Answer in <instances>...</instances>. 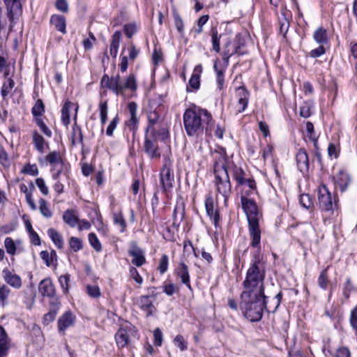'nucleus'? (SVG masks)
Listing matches in <instances>:
<instances>
[{
  "label": "nucleus",
  "mask_w": 357,
  "mask_h": 357,
  "mask_svg": "<svg viewBox=\"0 0 357 357\" xmlns=\"http://www.w3.org/2000/svg\"><path fill=\"white\" fill-rule=\"evenodd\" d=\"M253 193L251 191L245 190L241 195V200L248 221L250 245L253 248H259L261 241V230L259 225V214L255 202L248 198Z\"/></svg>",
  "instance_id": "nucleus-1"
},
{
  "label": "nucleus",
  "mask_w": 357,
  "mask_h": 357,
  "mask_svg": "<svg viewBox=\"0 0 357 357\" xmlns=\"http://www.w3.org/2000/svg\"><path fill=\"white\" fill-rule=\"evenodd\" d=\"M204 123L207 126L206 131L213 124L212 116L206 109L193 106L187 109L184 112L183 124L188 136L202 133Z\"/></svg>",
  "instance_id": "nucleus-2"
},
{
  "label": "nucleus",
  "mask_w": 357,
  "mask_h": 357,
  "mask_svg": "<svg viewBox=\"0 0 357 357\" xmlns=\"http://www.w3.org/2000/svg\"><path fill=\"white\" fill-rule=\"evenodd\" d=\"M260 246L258 248L259 249ZM265 271L261 263L259 250H257L248 268L245 280L243 282L245 290L243 292L250 294H264V280Z\"/></svg>",
  "instance_id": "nucleus-3"
},
{
  "label": "nucleus",
  "mask_w": 357,
  "mask_h": 357,
  "mask_svg": "<svg viewBox=\"0 0 357 357\" xmlns=\"http://www.w3.org/2000/svg\"><path fill=\"white\" fill-rule=\"evenodd\" d=\"M240 307L245 316L251 321H257L263 315L264 308L271 311V308L267 305L264 294H250L242 292L241 295Z\"/></svg>",
  "instance_id": "nucleus-4"
},
{
  "label": "nucleus",
  "mask_w": 357,
  "mask_h": 357,
  "mask_svg": "<svg viewBox=\"0 0 357 357\" xmlns=\"http://www.w3.org/2000/svg\"><path fill=\"white\" fill-rule=\"evenodd\" d=\"M100 85L102 88L111 90L116 95L123 96L126 90L135 91L137 89L136 77L133 74H130L123 79L119 74L111 77L104 75L101 78Z\"/></svg>",
  "instance_id": "nucleus-5"
},
{
  "label": "nucleus",
  "mask_w": 357,
  "mask_h": 357,
  "mask_svg": "<svg viewBox=\"0 0 357 357\" xmlns=\"http://www.w3.org/2000/svg\"><path fill=\"white\" fill-rule=\"evenodd\" d=\"M23 0H4L6 5L7 17L9 20V30L8 34L11 32L22 14V1Z\"/></svg>",
  "instance_id": "nucleus-6"
},
{
  "label": "nucleus",
  "mask_w": 357,
  "mask_h": 357,
  "mask_svg": "<svg viewBox=\"0 0 357 357\" xmlns=\"http://www.w3.org/2000/svg\"><path fill=\"white\" fill-rule=\"evenodd\" d=\"M215 176V185L217 192L224 198L226 204L231 194V183L227 171H222L219 173H214Z\"/></svg>",
  "instance_id": "nucleus-7"
},
{
  "label": "nucleus",
  "mask_w": 357,
  "mask_h": 357,
  "mask_svg": "<svg viewBox=\"0 0 357 357\" xmlns=\"http://www.w3.org/2000/svg\"><path fill=\"white\" fill-rule=\"evenodd\" d=\"M136 335L135 327L130 324H126L122 326L115 335L116 345L119 348H123L130 343L132 337H136Z\"/></svg>",
  "instance_id": "nucleus-8"
},
{
  "label": "nucleus",
  "mask_w": 357,
  "mask_h": 357,
  "mask_svg": "<svg viewBox=\"0 0 357 357\" xmlns=\"http://www.w3.org/2000/svg\"><path fill=\"white\" fill-rule=\"evenodd\" d=\"M233 178L238 185L243 186V191L245 190L255 192L256 191V183L252 178H246L245 172L241 167L235 166L233 169Z\"/></svg>",
  "instance_id": "nucleus-9"
},
{
  "label": "nucleus",
  "mask_w": 357,
  "mask_h": 357,
  "mask_svg": "<svg viewBox=\"0 0 357 357\" xmlns=\"http://www.w3.org/2000/svg\"><path fill=\"white\" fill-rule=\"evenodd\" d=\"M174 182L172 162L168 159L165 160L163 167L160 172V183L164 191H169L173 187Z\"/></svg>",
  "instance_id": "nucleus-10"
},
{
  "label": "nucleus",
  "mask_w": 357,
  "mask_h": 357,
  "mask_svg": "<svg viewBox=\"0 0 357 357\" xmlns=\"http://www.w3.org/2000/svg\"><path fill=\"white\" fill-rule=\"evenodd\" d=\"M242 46H243V43L239 36H236L233 42L229 40L225 45L223 60L228 63L229 58L233 54H243L244 52L241 51Z\"/></svg>",
  "instance_id": "nucleus-11"
},
{
  "label": "nucleus",
  "mask_w": 357,
  "mask_h": 357,
  "mask_svg": "<svg viewBox=\"0 0 357 357\" xmlns=\"http://www.w3.org/2000/svg\"><path fill=\"white\" fill-rule=\"evenodd\" d=\"M46 160L52 165V178L56 180L64 169V163L60 154L56 151L50 153Z\"/></svg>",
  "instance_id": "nucleus-12"
},
{
  "label": "nucleus",
  "mask_w": 357,
  "mask_h": 357,
  "mask_svg": "<svg viewBox=\"0 0 357 357\" xmlns=\"http://www.w3.org/2000/svg\"><path fill=\"white\" fill-rule=\"evenodd\" d=\"M214 160V173H219L222 171H227L226 164L227 156L225 149L220 147L212 152Z\"/></svg>",
  "instance_id": "nucleus-13"
},
{
  "label": "nucleus",
  "mask_w": 357,
  "mask_h": 357,
  "mask_svg": "<svg viewBox=\"0 0 357 357\" xmlns=\"http://www.w3.org/2000/svg\"><path fill=\"white\" fill-rule=\"evenodd\" d=\"M318 201L321 208L326 211L333 209L331 192L326 185H321L318 189Z\"/></svg>",
  "instance_id": "nucleus-14"
},
{
  "label": "nucleus",
  "mask_w": 357,
  "mask_h": 357,
  "mask_svg": "<svg viewBox=\"0 0 357 357\" xmlns=\"http://www.w3.org/2000/svg\"><path fill=\"white\" fill-rule=\"evenodd\" d=\"M236 96L238 98V103L235 109L236 114H239L244 112L248 106L249 93L243 86H241L237 89Z\"/></svg>",
  "instance_id": "nucleus-15"
},
{
  "label": "nucleus",
  "mask_w": 357,
  "mask_h": 357,
  "mask_svg": "<svg viewBox=\"0 0 357 357\" xmlns=\"http://www.w3.org/2000/svg\"><path fill=\"white\" fill-rule=\"evenodd\" d=\"M76 317L70 312L67 311L58 319V329L64 334L65 331L72 326L75 322Z\"/></svg>",
  "instance_id": "nucleus-16"
},
{
  "label": "nucleus",
  "mask_w": 357,
  "mask_h": 357,
  "mask_svg": "<svg viewBox=\"0 0 357 357\" xmlns=\"http://www.w3.org/2000/svg\"><path fill=\"white\" fill-rule=\"evenodd\" d=\"M2 277L4 281L12 287L17 289L21 288L22 280L18 275L5 268L2 271Z\"/></svg>",
  "instance_id": "nucleus-17"
},
{
  "label": "nucleus",
  "mask_w": 357,
  "mask_h": 357,
  "mask_svg": "<svg viewBox=\"0 0 357 357\" xmlns=\"http://www.w3.org/2000/svg\"><path fill=\"white\" fill-rule=\"evenodd\" d=\"M128 109L130 119L126 121V125L130 130L135 132L138 123V118L137 116V105L134 102H130L128 105Z\"/></svg>",
  "instance_id": "nucleus-18"
},
{
  "label": "nucleus",
  "mask_w": 357,
  "mask_h": 357,
  "mask_svg": "<svg viewBox=\"0 0 357 357\" xmlns=\"http://www.w3.org/2000/svg\"><path fill=\"white\" fill-rule=\"evenodd\" d=\"M205 208L208 215L217 227L220 221V215L217 208H215L213 199L211 197H206L205 200Z\"/></svg>",
  "instance_id": "nucleus-19"
},
{
  "label": "nucleus",
  "mask_w": 357,
  "mask_h": 357,
  "mask_svg": "<svg viewBox=\"0 0 357 357\" xmlns=\"http://www.w3.org/2000/svg\"><path fill=\"white\" fill-rule=\"evenodd\" d=\"M333 181L341 191H344L351 183V178L349 174L344 169H340L333 177Z\"/></svg>",
  "instance_id": "nucleus-20"
},
{
  "label": "nucleus",
  "mask_w": 357,
  "mask_h": 357,
  "mask_svg": "<svg viewBox=\"0 0 357 357\" xmlns=\"http://www.w3.org/2000/svg\"><path fill=\"white\" fill-rule=\"evenodd\" d=\"M129 255L132 257V263L137 266H141L146 262L144 253L142 250L136 245H132L128 251Z\"/></svg>",
  "instance_id": "nucleus-21"
},
{
  "label": "nucleus",
  "mask_w": 357,
  "mask_h": 357,
  "mask_svg": "<svg viewBox=\"0 0 357 357\" xmlns=\"http://www.w3.org/2000/svg\"><path fill=\"white\" fill-rule=\"evenodd\" d=\"M38 290L43 296L52 297L55 294L54 286L50 278H45L39 283Z\"/></svg>",
  "instance_id": "nucleus-22"
},
{
  "label": "nucleus",
  "mask_w": 357,
  "mask_h": 357,
  "mask_svg": "<svg viewBox=\"0 0 357 357\" xmlns=\"http://www.w3.org/2000/svg\"><path fill=\"white\" fill-rule=\"evenodd\" d=\"M144 149L146 153L151 159H159L160 158V153L155 141L146 137L144 142Z\"/></svg>",
  "instance_id": "nucleus-23"
},
{
  "label": "nucleus",
  "mask_w": 357,
  "mask_h": 357,
  "mask_svg": "<svg viewBox=\"0 0 357 357\" xmlns=\"http://www.w3.org/2000/svg\"><path fill=\"white\" fill-rule=\"evenodd\" d=\"M176 274L181 279V282L185 284L188 289H191L190 275L187 265L183 262H181L176 269Z\"/></svg>",
  "instance_id": "nucleus-24"
},
{
  "label": "nucleus",
  "mask_w": 357,
  "mask_h": 357,
  "mask_svg": "<svg viewBox=\"0 0 357 357\" xmlns=\"http://www.w3.org/2000/svg\"><path fill=\"white\" fill-rule=\"evenodd\" d=\"M296 160L298 168L301 172H306L308 170L309 161L306 151L304 149H300L296 155Z\"/></svg>",
  "instance_id": "nucleus-25"
},
{
  "label": "nucleus",
  "mask_w": 357,
  "mask_h": 357,
  "mask_svg": "<svg viewBox=\"0 0 357 357\" xmlns=\"http://www.w3.org/2000/svg\"><path fill=\"white\" fill-rule=\"evenodd\" d=\"M50 24L55 27L56 30L66 33V18L63 15H53L50 18Z\"/></svg>",
  "instance_id": "nucleus-26"
},
{
  "label": "nucleus",
  "mask_w": 357,
  "mask_h": 357,
  "mask_svg": "<svg viewBox=\"0 0 357 357\" xmlns=\"http://www.w3.org/2000/svg\"><path fill=\"white\" fill-rule=\"evenodd\" d=\"M137 303L139 307L146 313L147 316L151 315L153 314L154 306L153 305V302L151 301L149 296H141L139 298Z\"/></svg>",
  "instance_id": "nucleus-27"
},
{
  "label": "nucleus",
  "mask_w": 357,
  "mask_h": 357,
  "mask_svg": "<svg viewBox=\"0 0 357 357\" xmlns=\"http://www.w3.org/2000/svg\"><path fill=\"white\" fill-rule=\"evenodd\" d=\"M34 186L32 183H31V190H29L28 187L24 183L20 185V190L21 192H23L25 195L27 204L31 210L35 211L36 209V205L32 198V190Z\"/></svg>",
  "instance_id": "nucleus-28"
},
{
  "label": "nucleus",
  "mask_w": 357,
  "mask_h": 357,
  "mask_svg": "<svg viewBox=\"0 0 357 357\" xmlns=\"http://www.w3.org/2000/svg\"><path fill=\"white\" fill-rule=\"evenodd\" d=\"M202 72V67L201 65H197L195 67L193 73L189 80V85L194 89H197L200 86V75Z\"/></svg>",
  "instance_id": "nucleus-29"
},
{
  "label": "nucleus",
  "mask_w": 357,
  "mask_h": 357,
  "mask_svg": "<svg viewBox=\"0 0 357 357\" xmlns=\"http://www.w3.org/2000/svg\"><path fill=\"white\" fill-rule=\"evenodd\" d=\"M121 33L120 31H115L112 37L109 52L113 58H116L120 45Z\"/></svg>",
  "instance_id": "nucleus-30"
},
{
  "label": "nucleus",
  "mask_w": 357,
  "mask_h": 357,
  "mask_svg": "<svg viewBox=\"0 0 357 357\" xmlns=\"http://www.w3.org/2000/svg\"><path fill=\"white\" fill-rule=\"evenodd\" d=\"M73 107V103L66 101L61 109V121L65 126H68L70 123V109Z\"/></svg>",
  "instance_id": "nucleus-31"
},
{
  "label": "nucleus",
  "mask_w": 357,
  "mask_h": 357,
  "mask_svg": "<svg viewBox=\"0 0 357 357\" xmlns=\"http://www.w3.org/2000/svg\"><path fill=\"white\" fill-rule=\"evenodd\" d=\"M47 234L58 248L61 249L63 247L62 236L56 230L50 228L47 230Z\"/></svg>",
  "instance_id": "nucleus-32"
},
{
  "label": "nucleus",
  "mask_w": 357,
  "mask_h": 357,
  "mask_svg": "<svg viewBox=\"0 0 357 357\" xmlns=\"http://www.w3.org/2000/svg\"><path fill=\"white\" fill-rule=\"evenodd\" d=\"M63 221L71 227H75L79 222L78 217L72 210H67L63 215Z\"/></svg>",
  "instance_id": "nucleus-33"
},
{
  "label": "nucleus",
  "mask_w": 357,
  "mask_h": 357,
  "mask_svg": "<svg viewBox=\"0 0 357 357\" xmlns=\"http://www.w3.org/2000/svg\"><path fill=\"white\" fill-rule=\"evenodd\" d=\"M40 255L47 266L54 265V261H56V253L54 250H52L51 252L43 250L40 252Z\"/></svg>",
  "instance_id": "nucleus-34"
},
{
  "label": "nucleus",
  "mask_w": 357,
  "mask_h": 357,
  "mask_svg": "<svg viewBox=\"0 0 357 357\" xmlns=\"http://www.w3.org/2000/svg\"><path fill=\"white\" fill-rule=\"evenodd\" d=\"M148 120L149 125L147 128V132H150L151 135H154L155 130L154 126L159 122L160 116L156 112H151L148 114Z\"/></svg>",
  "instance_id": "nucleus-35"
},
{
  "label": "nucleus",
  "mask_w": 357,
  "mask_h": 357,
  "mask_svg": "<svg viewBox=\"0 0 357 357\" xmlns=\"http://www.w3.org/2000/svg\"><path fill=\"white\" fill-rule=\"evenodd\" d=\"M214 70L216 73V82L218 84V86L219 89H222L224 85L225 79H224V72L225 70L222 68L219 67L218 61H215L213 65Z\"/></svg>",
  "instance_id": "nucleus-36"
},
{
  "label": "nucleus",
  "mask_w": 357,
  "mask_h": 357,
  "mask_svg": "<svg viewBox=\"0 0 357 357\" xmlns=\"http://www.w3.org/2000/svg\"><path fill=\"white\" fill-rule=\"evenodd\" d=\"M8 349V337L3 327L0 326V357L6 355Z\"/></svg>",
  "instance_id": "nucleus-37"
},
{
  "label": "nucleus",
  "mask_w": 357,
  "mask_h": 357,
  "mask_svg": "<svg viewBox=\"0 0 357 357\" xmlns=\"http://www.w3.org/2000/svg\"><path fill=\"white\" fill-rule=\"evenodd\" d=\"M314 40L319 44H325L328 41V36L326 30L320 27L317 29L313 35Z\"/></svg>",
  "instance_id": "nucleus-38"
},
{
  "label": "nucleus",
  "mask_w": 357,
  "mask_h": 357,
  "mask_svg": "<svg viewBox=\"0 0 357 357\" xmlns=\"http://www.w3.org/2000/svg\"><path fill=\"white\" fill-rule=\"evenodd\" d=\"M58 310L59 304L57 303L51 304L50 311L48 313L45 314L43 317V321L45 324H48L49 323L54 320Z\"/></svg>",
  "instance_id": "nucleus-39"
},
{
  "label": "nucleus",
  "mask_w": 357,
  "mask_h": 357,
  "mask_svg": "<svg viewBox=\"0 0 357 357\" xmlns=\"http://www.w3.org/2000/svg\"><path fill=\"white\" fill-rule=\"evenodd\" d=\"M100 112V118L102 125L105 124L107 120L108 106L107 101L100 100L98 105Z\"/></svg>",
  "instance_id": "nucleus-40"
},
{
  "label": "nucleus",
  "mask_w": 357,
  "mask_h": 357,
  "mask_svg": "<svg viewBox=\"0 0 357 357\" xmlns=\"http://www.w3.org/2000/svg\"><path fill=\"white\" fill-rule=\"evenodd\" d=\"M38 202L39 210L41 214L46 218H50L52 216V211L50 209V205L43 198H40Z\"/></svg>",
  "instance_id": "nucleus-41"
},
{
  "label": "nucleus",
  "mask_w": 357,
  "mask_h": 357,
  "mask_svg": "<svg viewBox=\"0 0 357 357\" xmlns=\"http://www.w3.org/2000/svg\"><path fill=\"white\" fill-rule=\"evenodd\" d=\"M210 34L211 36L213 50L216 52H219L220 50V39L221 35H218V31L214 28L211 29Z\"/></svg>",
  "instance_id": "nucleus-42"
},
{
  "label": "nucleus",
  "mask_w": 357,
  "mask_h": 357,
  "mask_svg": "<svg viewBox=\"0 0 357 357\" xmlns=\"http://www.w3.org/2000/svg\"><path fill=\"white\" fill-rule=\"evenodd\" d=\"M10 294V289L5 284L0 286V305L3 307L7 303V299Z\"/></svg>",
  "instance_id": "nucleus-43"
},
{
  "label": "nucleus",
  "mask_w": 357,
  "mask_h": 357,
  "mask_svg": "<svg viewBox=\"0 0 357 357\" xmlns=\"http://www.w3.org/2000/svg\"><path fill=\"white\" fill-rule=\"evenodd\" d=\"M33 141L35 145L36 149L40 151L43 152L44 149V138L43 136L39 135L37 132H33Z\"/></svg>",
  "instance_id": "nucleus-44"
},
{
  "label": "nucleus",
  "mask_w": 357,
  "mask_h": 357,
  "mask_svg": "<svg viewBox=\"0 0 357 357\" xmlns=\"http://www.w3.org/2000/svg\"><path fill=\"white\" fill-rule=\"evenodd\" d=\"M4 245L7 253L14 255L16 253L17 247L13 240L10 237H6L4 240Z\"/></svg>",
  "instance_id": "nucleus-45"
},
{
  "label": "nucleus",
  "mask_w": 357,
  "mask_h": 357,
  "mask_svg": "<svg viewBox=\"0 0 357 357\" xmlns=\"http://www.w3.org/2000/svg\"><path fill=\"white\" fill-rule=\"evenodd\" d=\"M173 342L176 347L180 349L181 351H185L188 349V342L185 340L183 335H177Z\"/></svg>",
  "instance_id": "nucleus-46"
},
{
  "label": "nucleus",
  "mask_w": 357,
  "mask_h": 357,
  "mask_svg": "<svg viewBox=\"0 0 357 357\" xmlns=\"http://www.w3.org/2000/svg\"><path fill=\"white\" fill-rule=\"evenodd\" d=\"M15 86V82L11 78H8L1 87V95L6 98Z\"/></svg>",
  "instance_id": "nucleus-47"
},
{
  "label": "nucleus",
  "mask_w": 357,
  "mask_h": 357,
  "mask_svg": "<svg viewBox=\"0 0 357 357\" xmlns=\"http://www.w3.org/2000/svg\"><path fill=\"white\" fill-rule=\"evenodd\" d=\"M32 114L35 116H41L45 112V105L41 99H38L31 109Z\"/></svg>",
  "instance_id": "nucleus-48"
},
{
  "label": "nucleus",
  "mask_w": 357,
  "mask_h": 357,
  "mask_svg": "<svg viewBox=\"0 0 357 357\" xmlns=\"http://www.w3.org/2000/svg\"><path fill=\"white\" fill-rule=\"evenodd\" d=\"M69 245L74 252H77L82 249L83 243L82 239L73 236L69 240Z\"/></svg>",
  "instance_id": "nucleus-49"
},
{
  "label": "nucleus",
  "mask_w": 357,
  "mask_h": 357,
  "mask_svg": "<svg viewBox=\"0 0 357 357\" xmlns=\"http://www.w3.org/2000/svg\"><path fill=\"white\" fill-rule=\"evenodd\" d=\"M89 241L90 245L98 252L102 249V245L97 236L94 233L89 234Z\"/></svg>",
  "instance_id": "nucleus-50"
},
{
  "label": "nucleus",
  "mask_w": 357,
  "mask_h": 357,
  "mask_svg": "<svg viewBox=\"0 0 357 357\" xmlns=\"http://www.w3.org/2000/svg\"><path fill=\"white\" fill-rule=\"evenodd\" d=\"M184 216L183 209L176 207L173 213V218L174 225L179 226L181 221L183 220Z\"/></svg>",
  "instance_id": "nucleus-51"
},
{
  "label": "nucleus",
  "mask_w": 357,
  "mask_h": 357,
  "mask_svg": "<svg viewBox=\"0 0 357 357\" xmlns=\"http://www.w3.org/2000/svg\"><path fill=\"white\" fill-rule=\"evenodd\" d=\"M70 275L69 274H65L61 275L59 278V282L62 288L63 292L66 294L68 291V282L70 281Z\"/></svg>",
  "instance_id": "nucleus-52"
},
{
  "label": "nucleus",
  "mask_w": 357,
  "mask_h": 357,
  "mask_svg": "<svg viewBox=\"0 0 357 357\" xmlns=\"http://www.w3.org/2000/svg\"><path fill=\"white\" fill-rule=\"evenodd\" d=\"M114 222L115 224L120 226L121 232H123L126 230V223L121 213H115L114 215Z\"/></svg>",
  "instance_id": "nucleus-53"
},
{
  "label": "nucleus",
  "mask_w": 357,
  "mask_h": 357,
  "mask_svg": "<svg viewBox=\"0 0 357 357\" xmlns=\"http://www.w3.org/2000/svg\"><path fill=\"white\" fill-rule=\"evenodd\" d=\"M72 143L73 144H77V142H81L82 141V135L79 128L73 127V134H72Z\"/></svg>",
  "instance_id": "nucleus-54"
},
{
  "label": "nucleus",
  "mask_w": 357,
  "mask_h": 357,
  "mask_svg": "<svg viewBox=\"0 0 357 357\" xmlns=\"http://www.w3.org/2000/svg\"><path fill=\"white\" fill-rule=\"evenodd\" d=\"M168 264H169V258L167 255H162L160 261V264L158 266V270L161 274L165 273L168 268Z\"/></svg>",
  "instance_id": "nucleus-55"
},
{
  "label": "nucleus",
  "mask_w": 357,
  "mask_h": 357,
  "mask_svg": "<svg viewBox=\"0 0 357 357\" xmlns=\"http://www.w3.org/2000/svg\"><path fill=\"white\" fill-rule=\"evenodd\" d=\"M87 293L92 298H98L100 296V288L96 285H87Z\"/></svg>",
  "instance_id": "nucleus-56"
},
{
  "label": "nucleus",
  "mask_w": 357,
  "mask_h": 357,
  "mask_svg": "<svg viewBox=\"0 0 357 357\" xmlns=\"http://www.w3.org/2000/svg\"><path fill=\"white\" fill-rule=\"evenodd\" d=\"M130 277L139 285H141L143 282L142 276L139 275L138 271L135 267H131L130 268Z\"/></svg>",
  "instance_id": "nucleus-57"
},
{
  "label": "nucleus",
  "mask_w": 357,
  "mask_h": 357,
  "mask_svg": "<svg viewBox=\"0 0 357 357\" xmlns=\"http://www.w3.org/2000/svg\"><path fill=\"white\" fill-rule=\"evenodd\" d=\"M300 115L303 118H308L311 115V105L304 102L300 107Z\"/></svg>",
  "instance_id": "nucleus-58"
},
{
  "label": "nucleus",
  "mask_w": 357,
  "mask_h": 357,
  "mask_svg": "<svg viewBox=\"0 0 357 357\" xmlns=\"http://www.w3.org/2000/svg\"><path fill=\"white\" fill-rule=\"evenodd\" d=\"M349 321L357 335V305L351 311Z\"/></svg>",
  "instance_id": "nucleus-59"
},
{
  "label": "nucleus",
  "mask_w": 357,
  "mask_h": 357,
  "mask_svg": "<svg viewBox=\"0 0 357 357\" xmlns=\"http://www.w3.org/2000/svg\"><path fill=\"white\" fill-rule=\"evenodd\" d=\"M36 183L38 188L40 189V192L44 195H47L49 193V189L48 187L46 185L45 182L43 178H38L36 179Z\"/></svg>",
  "instance_id": "nucleus-60"
},
{
  "label": "nucleus",
  "mask_w": 357,
  "mask_h": 357,
  "mask_svg": "<svg viewBox=\"0 0 357 357\" xmlns=\"http://www.w3.org/2000/svg\"><path fill=\"white\" fill-rule=\"evenodd\" d=\"M318 283L321 288L324 289H326L327 288L328 280L326 270H324L321 273L318 278Z\"/></svg>",
  "instance_id": "nucleus-61"
},
{
  "label": "nucleus",
  "mask_w": 357,
  "mask_h": 357,
  "mask_svg": "<svg viewBox=\"0 0 357 357\" xmlns=\"http://www.w3.org/2000/svg\"><path fill=\"white\" fill-rule=\"evenodd\" d=\"M96 40V39L94 35L92 33H89V37L83 40V45L84 49L86 50L91 49Z\"/></svg>",
  "instance_id": "nucleus-62"
},
{
  "label": "nucleus",
  "mask_w": 357,
  "mask_h": 357,
  "mask_svg": "<svg viewBox=\"0 0 357 357\" xmlns=\"http://www.w3.org/2000/svg\"><path fill=\"white\" fill-rule=\"evenodd\" d=\"M36 123L44 135L49 137L52 136V131L48 128V127L45 125L42 119H36Z\"/></svg>",
  "instance_id": "nucleus-63"
},
{
  "label": "nucleus",
  "mask_w": 357,
  "mask_h": 357,
  "mask_svg": "<svg viewBox=\"0 0 357 357\" xmlns=\"http://www.w3.org/2000/svg\"><path fill=\"white\" fill-rule=\"evenodd\" d=\"M300 203L305 208H309L312 206L310 197L307 194L301 195L300 197Z\"/></svg>",
  "instance_id": "nucleus-64"
}]
</instances>
